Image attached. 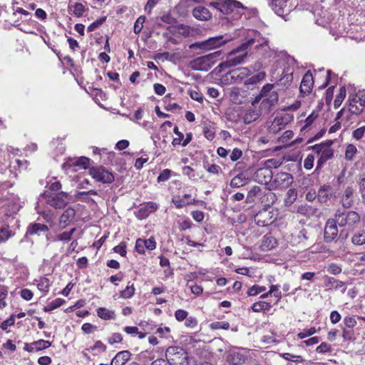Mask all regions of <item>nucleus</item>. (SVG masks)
I'll return each instance as SVG.
<instances>
[{
  "label": "nucleus",
  "mask_w": 365,
  "mask_h": 365,
  "mask_svg": "<svg viewBox=\"0 0 365 365\" xmlns=\"http://www.w3.org/2000/svg\"><path fill=\"white\" fill-rule=\"evenodd\" d=\"M262 113H264V111L261 110V106L259 109L250 108L247 110L244 117L245 123H250L256 120Z\"/></svg>",
  "instance_id": "obj_27"
},
{
  "label": "nucleus",
  "mask_w": 365,
  "mask_h": 365,
  "mask_svg": "<svg viewBox=\"0 0 365 365\" xmlns=\"http://www.w3.org/2000/svg\"><path fill=\"white\" fill-rule=\"evenodd\" d=\"M255 41V38H252L236 49L232 50L228 53L226 61L220 63V66L222 68L233 67L244 62L247 56V49L248 46L253 44Z\"/></svg>",
  "instance_id": "obj_3"
},
{
  "label": "nucleus",
  "mask_w": 365,
  "mask_h": 365,
  "mask_svg": "<svg viewBox=\"0 0 365 365\" xmlns=\"http://www.w3.org/2000/svg\"><path fill=\"white\" fill-rule=\"evenodd\" d=\"M86 10L87 9L83 4L73 2V0L69 1L68 11L70 14H72L76 17H81Z\"/></svg>",
  "instance_id": "obj_22"
},
{
  "label": "nucleus",
  "mask_w": 365,
  "mask_h": 365,
  "mask_svg": "<svg viewBox=\"0 0 365 365\" xmlns=\"http://www.w3.org/2000/svg\"><path fill=\"white\" fill-rule=\"evenodd\" d=\"M315 155L314 154H309L304 161V167L306 170H311L314 166V161Z\"/></svg>",
  "instance_id": "obj_56"
},
{
  "label": "nucleus",
  "mask_w": 365,
  "mask_h": 365,
  "mask_svg": "<svg viewBox=\"0 0 365 365\" xmlns=\"http://www.w3.org/2000/svg\"><path fill=\"white\" fill-rule=\"evenodd\" d=\"M251 75V71L246 67H241L230 73V80L234 83L245 81Z\"/></svg>",
  "instance_id": "obj_16"
},
{
  "label": "nucleus",
  "mask_w": 365,
  "mask_h": 365,
  "mask_svg": "<svg viewBox=\"0 0 365 365\" xmlns=\"http://www.w3.org/2000/svg\"><path fill=\"white\" fill-rule=\"evenodd\" d=\"M8 288L4 285H0V309H3L7 306L6 299L8 295Z\"/></svg>",
  "instance_id": "obj_44"
},
{
  "label": "nucleus",
  "mask_w": 365,
  "mask_h": 365,
  "mask_svg": "<svg viewBox=\"0 0 365 365\" xmlns=\"http://www.w3.org/2000/svg\"><path fill=\"white\" fill-rule=\"evenodd\" d=\"M173 132L174 133L178 136L177 138H175L173 141H172V144L173 145L175 146V145H180L181 144V142L182 140H183L184 138V135L183 134L179 131L178 130V128L177 126H175L173 129Z\"/></svg>",
  "instance_id": "obj_55"
},
{
  "label": "nucleus",
  "mask_w": 365,
  "mask_h": 365,
  "mask_svg": "<svg viewBox=\"0 0 365 365\" xmlns=\"http://www.w3.org/2000/svg\"><path fill=\"white\" fill-rule=\"evenodd\" d=\"M159 207V205L154 202H148L141 205L137 212L136 216L139 219H145L151 213L155 212Z\"/></svg>",
  "instance_id": "obj_19"
},
{
  "label": "nucleus",
  "mask_w": 365,
  "mask_h": 365,
  "mask_svg": "<svg viewBox=\"0 0 365 365\" xmlns=\"http://www.w3.org/2000/svg\"><path fill=\"white\" fill-rule=\"evenodd\" d=\"M230 41V38L222 35L211 37L206 41L197 42L192 45L191 47H196L207 51L217 48Z\"/></svg>",
  "instance_id": "obj_6"
},
{
  "label": "nucleus",
  "mask_w": 365,
  "mask_h": 365,
  "mask_svg": "<svg viewBox=\"0 0 365 365\" xmlns=\"http://www.w3.org/2000/svg\"><path fill=\"white\" fill-rule=\"evenodd\" d=\"M156 247L155 238L151 237L148 240L139 238L135 242V250L139 254H144L145 250H153Z\"/></svg>",
  "instance_id": "obj_15"
},
{
  "label": "nucleus",
  "mask_w": 365,
  "mask_h": 365,
  "mask_svg": "<svg viewBox=\"0 0 365 365\" xmlns=\"http://www.w3.org/2000/svg\"><path fill=\"white\" fill-rule=\"evenodd\" d=\"M203 133L205 137L209 140H212L215 137V131L211 126H205L203 128Z\"/></svg>",
  "instance_id": "obj_63"
},
{
  "label": "nucleus",
  "mask_w": 365,
  "mask_h": 365,
  "mask_svg": "<svg viewBox=\"0 0 365 365\" xmlns=\"http://www.w3.org/2000/svg\"><path fill=\"white\" fill-rule=\"evenodd\" d=\"M13 233L8 225H4L0 228V243L6 242Z\"/></svg>",
  "instance_id": "obj_39"
},
{
  "label": "nucleus",
  "mask_w": 365,
  "mask_h": 365,
  "mask_svg": "<svg viewBox=\"0 0 365 365\" xmlns=\"http://www.w3.org/2000/svg\"><path fill=\"white\" fill-rule=\"evenodd\" d=\"M293 182L291 174L287 173H278L274 179L270 182L269 188L279 190L287 188Z\"/></svg>",
  "instance_id": "obj_10"
},
{
  "label": "nucleus",
  "mask_w": 365,
  "mask_h": 365,
  "mask_svg": "<svg viewBox=\"0 0 365 365\" xmlns=\"http://www.w3.org/2000/svg\"><path fill=\"white\" fill-rule=\"evenodd\" d=\"M135 289L133 284H128L125 289L120 292V297L123 299H129L135 294Z\"/></svg>",
  "instance_id": "obj_43"
},
{
  "label": "nucleus",
  "mask_w": 365,
  "mask_h": 365,
  "mask_svg": "<svg viewBox=\"0 0 365 365\" xmlns=\"http://www.w3.org/2000/svg\"><path fill=\"white\" fill-rule=\"evenodd\" d=\"M230 327V324L227 322H212L210 324V328L212 329H228Z\"/></svg>",
  "instance_id": "obj_54"
},
{
  "label": "nucleus",
  "mask_w": 365,
  "mask_h": 365,
  "mask_svg": "<svg viewBox=\"0 0 365 365\" xmlns=\"http://www.w3.org/2000/svg\"><path fill=\"white\" fill-rule=\"evenodd\" d=\"M246 353L243 349L233 348L228 351L227 360L232 365L242 364L246 359Z\"/></svg>",
  "instance_id": "obj_14"
},
{
  "label": "nucleus",
  "mask_w": 365,
  "mask_h": 365,
  "mask_svg": "<svg viewBox=\"0 0 365 365\" xmlns=\"http://www.w3.org/2000/svg\"><path fill=\"white\" fill-rule=\"evenodd\" d=\"M76 228H72L69 231L63 232L58 234L53 237V241H61L63 242H68L71 240L73 234L76 232Z\"/></svg>",
  "instance_id": "obj_31"
},
{
  "label": "nucleus",
  "mask_w": 365,
  "mask_h": 365,
  "mask_svg": "<svg viewBox=\"0 0 365 365\" xmlns=\"http://www.w3.org/2000/svg\"><path fill=\"white\" fill-rule=\"evenodd\" d=\"M272 177V170L267 167L257 169L253 175L254 180L260 184H266L270 181Z\"/></svg>",
  "instance_id": "obj_17"
},
{
  "label": "nucleus",
  "mask_w": 365,
  "mask_h": 365,
  "mask_svg": "<svg viewBox=\"0 0 365 365\" xmlns=\"http://www.w3.org/2000/svg\"><path fill=\"white\" fill-rule=\"evenodd\" d=\"M349 111L355 115L360 114L365 107V92L359 91L349 97Z\"/></svg>",
  "instance_id": "obj_8"
},
{
  "label": "nucleus",
  "mask_w": 365,
  "mask_h": 365,
  "mask_svg": "<svg viewBox=\"0 0 365 365\" xmlns=\"http://www.w3.org/2000/svg\"><path fill=\"white\" fill-rule=\"evenodd\" d=\"M317 332L315 327H311L308 329H304L302 331L297 334V337L300 339H303L306 337L310 336Z\"/></svg>",
  "instance_id": "obj_53"
},
{
  "label": "nucleus",
  "mask_w": 365,
  "mask_h": 365,
  "mask_svg": "<svg viewBox=\"0 0 365 365\" xmlns=\"http://www.w3.org/2000/svg\"><path fill=\"white\" fill-rule=\"evenodd\" d=\"M14 323H15V319H14V316L12 315L9 319H6L4 322H2L0 324V327L3 330H6L8 329V327H11L12 325L14 324Z\"/></svg>",
  "instance_id": "obj_64"
},
{
  "label": "nucleus",
  "mask_w": 365,
  "mask_h": 365,
  "mask_svg": "<svg viewBox=\"0 0 365 365\" xmlns=\"http://www.w3.org/2000/svg\"><path fill=\"white\" fill-rule=\"evenodd\" d=\"M338 235V228L335 220L329 219L324 228V239L329 242L333 241Z\"/></svg>",
  "instance_id": "obj_18"
},
{
  "label": "nucleus",
  "mask_w": 365,
  "mask_h": 365,
  "mask_svg": "<svg viewBox=\"0 0 365 365\" xmlns=\"http://www.w3.org/2000/svg\"><path fill=\"white\" fill-rule=\"evenodd\" d=\"M247 183V179L245 178L243 173H240L237 176L234 177L230 182V186L232 187H240Z\"/></svg>",
  "instance_id": "obj_35"
},
{
  "label": "nucleus",
  "mask_w": 365,
  "mask_h": 365,
  "mask_svg": "<svg viewBox=\"0 0 365 365\" xmlns=\"http://www.w3.org/2000/svg\"><path fill=\"white\" fill-rule=\"evenodd\" d=\"M277 245V240L272 236H264L261 245L263 251H268L274 248Z\"/></svg>",
  "instance_id": "obj_30"
},
{
  "label": "nucleus",
  "mask_w": 365,
  "mask_h": 365,
  "mask_svg": "<svg viewBox=\"0 0 365 365\" xmlns=\"http://www.w3.org/2000/svg\"><path fill=\"white\" fill-rule=\"evenodd\" d=\"M89 174L96 181L102 183H111L114 180L113 174L103 167L90 168Z\"/></svg>",
  "instance_id": "obj_12"
},
{
  "label": "nucleus",
  "mask_w": 365,
  "mask_h": 365,
  "mask_svg": "<svg viewBox=\"0 0 365 365\" xmlns=\"http://www.w3.org/2000/svg\"><path fill=\"white\" fill-rule=\"evenodd\" d=\"M294 136L293 131L288 130H286L282 135L279 138V141L283 143H287L290 139Z\"/></svg>",
  "instance_id": "obj_61"
},
{
  "label": "nucleus",
  "mask_w": 365,
  "mask_h": 365,
  "mask_svg": "<svg viewBox=\"0 0 365 365\" xmlns=\"http://www.w3.org/2000/svg\"><path fill=\"white\" fill-rule=\"evenodd\" d=\"M297 197V193L295 189H289L284 198V204L286 206L292 205Z\"/></svg>",
  "instance_id": "obj_40"
},
{
  "label": "nucleus",
  "mask_w": 365,
  "mask_h": 365,
  "mask_svg": "<svg viewBox=\"0 0 365 365\" xmlns=\"http://www.w3.org/2000/svg\"><path fill=\"white\" fill-rule=\"evenodd\" d=\"M287 123V121L285 120L284 117H276L273 120L270 127L269 130L270 132L273 133H278L279 130H281Z\"/></svg>",
  "instance_id": "obj_28"
},
{
  "label": "nucleus",
  "mask_w": 365,
  "mask_h": 365,
  "mask_svg": "<svg viewBox=\"0 0 365 365\" xmlns=\"http://www.w3.org/2000/svg\"><path fill=\"white\" fill-rule=\"evenodd\" d=\"M178 222L181 230H186L191 227V222L187 217L181 218Z\"/></svg>",
  "instance_id": "obj_62"
},
{
  "label": "nucleus",
  "mask_w": 365,
  "mask_h": 365,
  "mask_svg": "<svg viewBox=\"0 0 365 365\" xmlns=\"http://www.w3.org/2000/svg\"><path fill=\"white\" fill-rule=\"evenodd\" d=\"M364 134H365V125L361 126V127L354 130L352 133V137L356 140H360L364 137Z\"/></svg>",
  "instance_id": "obj_58"
},
{
  "label": "nucleus",
  "mask_w": 365,
  "mask_h": 365,
  "mask_svg": "<svg viewBox=\"0 0 365 365\" xmlns=\"http://www.w3.org/2000/svg\"><path fill=\"white\" fill-rule=\"evenodd\" d=\"M193 16L200 21H207L211 19L212 14L210 11L201 6H198L194 8L192 10Z\"/></svg>",
  "instance_id": "obj_23"
},
{
  "label": "nucleus",
  "mask_w": 365,
  "mask_h": 365,
  "mask_svg": "<svg viewBox=\"0 0 365 365\" xmlns=\"http://www.w3.org/2000/svg\"><path fill=\"white\" fill-rule=\"evenodd\" d=\"M34 343L35 345L34 349H36V351L46 349L51 346V342L43 339H39L38 341H34Z\"/></svg>",
  "instance_id": "obj_48"
},
{
  "label": "nucleus",
  "mask_w": 365,
  "mask_h": 365,
  "mask_svg": "<svg viewBox=\"0 0 365 365\" xmlns=\"http://www.w3.org/2000/svg\"><path fill=\"white\" fill-rule=\"evenodd\" d=\"M75 215L76 211L73 208L68 207L65 210L59 217L58 224L60 229H64L73 222Z\"/></svg>",
  "instance_id": "obj_20"
},
{
  "label": "nucleus",
  "mask_w": 365,
  "mask_h": 365,
  "mask_svg": "<svg viewBox=\"0 0 365 365\" xmlns=\"http://www.w3.org/2000/svg\"><path fill=\"white\" fill-rule=\"evenodd\" d=\"M194 200L191 198V195L189 194H185L180 197V196L174 197L172 199L173 203L177 208L183 207L187 205L192 204L194 202Z\"/></svg>",
  "instance_id": "obj_26"
},
{
  "label": "nucleus",
  "mask_w": 365,
  "mask_h": 365,
  "mask_svg": "<svg viewBox=\"0 0 365 365\" xmlns=\"http://www.w3.org/2000/svg\"><path fill=\"white\" fill-rule=\"evenodd\" d=\"M272 307L270 303L260 301L255 302L252 304V309L255 312H267L269 311Z\"/></svg>",
  "instance_id": "obj_37"
},
{
  "label": "nucleus",
  "mask_w": 365,
  "mask_h": 365,
  "mask_svg": "<svg viewBox=\"0 0 365 365\" xmlns=\"http://www.w3.org/2000/svg\"><path fill=\"white\" fill-rule=\"evenodd\" d=\"M91 349L93 351H96L95 354L97 355V354L104 352L106 349V346L101 341H97L95 343V344L93 345V346L91 347ZM89 350H90V349H88L85 351H83V355L86 357H88L87 356L86 351H89Z\"/></svg>",
  "instance_id": "obj_45"
},
{
  "label": "nucleus",
  "mask_w": 365,
  "mask_h": 365,
  "mask_svg": "<svg viewBox=\"0 0 365 365\" xmlns=\"http://www.w3.org/2000/svg\"><path fill=\"white\" fill-rule=\"evenodd\" d=\"M66 301L61 298H56L54 300L49 302L44 308L46 312H50L55 309L60 307L63 305Z\"/></svg>",
  "instance_id": "obj_42"
},
{
  "label": "nucleus",
  "mask_w": 365,
  "mask_h": 365,
  "mask_svg": "<svg viewBox=\"0 0 365 365\" xmlns=\"http://www.w3.org/2000/svg\"><path fill=\"white\" fill-rule=\"evenodd\" d=\"M345 97L346 89L344 87H341L334 101V106L335 108H339L341 105Z\"/></svg>",
  "instance_id": "obj_47"
},
{
  "label": "nucleus",
  "mask_w": 365,
  "mask_h": 365,
  "mask_svg": "<svg viewBox=\"0 0 365 365\" xmlns=\"http://www.w3.org/2000/svg\"><path fill=\"white\" fill-rule=\"evenodd\" d=\"M145 17L143 16H141L137 19V20L135 22L133 31L135 34H139L143 28V24L145 23Z\"/></svg>",
  "instance_id": "obj_51"
},
{
  "label": "nucleus",
  "mask_w": 365,
  "mask_h": 365,
  "mask_svg": "<svg viewBox=\"0 0 365 365\" xmlns=\"http://www.w3.org/2000/svg\"><path fill=\"white\" fill-rule=\"evenodd\" d=\"M97 315L102 319L110 320L115 319V314L114 311L108 309L105 307H100L97 309Z\"/></svg>",
  "instance_id": "obj_33"
},
{
  "label": "nucleus",
  "mask_w": 365,
  "mask_h": 365,
  "mask_svg": "<svg viewBox=\"0 0 365 365\" xmlns=\"http://www.w3.org/2000/svg\"><path fill=\"white\" fill-rule=\"evenodd\" d=\"M332 194L331 189L329 186H323L318 191V200L320 202H326Z\"/></svg>",
  "instance_id": "obj_32"
},
{
  "label": "nucleus",
  "mask_w": 365,
  "mask_h": 365,
  "mask_svg": "<svg viewBox=\"0 0 365 365\" xmlns=\"http://www.w3.org/2000/svg\"><path fill=\"white\" fill-rule=\"evenodd\" d=\"M297 212L310 217L317 214V210L312 206L305 205L299 207L297 209Z\"/></svg>",
  "instance_id": "obj_38"
},
{
  "label": "nucleus",
  "mask_w": 365,
  "mask_h": 365,
  "mask_svg": "<svg viewBox=\"0 0 365 365\" xmlns=\"http://www.w3.org/2000/svg\"><path fill=\"white\" fill-rule=\"evenodd\" d=\"M90 164V159L86 157L68 159L63 165V169L67 174L77 172L78 169L86 170Z\"/></svg>",
  "instance_id": "obj_7"
},
{
  "label": "nucleus",
  "mask_w": 365,
  "mask_h": 365,
  "mask_svg": "<svg viewBox=\"0 0 365 365\" xmlns=\"http://www.w3.org/2000/svg\"><path fill=\"white\" fill-rule=\"evenodd\" d=\"M272 6L274 12L280 16L290 11V7L287 5V0H274Z\"/></svg>",
  "instance_id": "obj_24"
},
{
  "label": "nucleus",
  "mask_w": 365,
  "mask_h": 365,
  "mask_svg": "<svg viewBox=\"0 0 365 365\" xmlns=\"http://www.w3.org/2000/svg\"><path fill=\"white\" fill-rule=\"evenodd\" d=\"M352 242L356 245H362L365 244V232L361 231L355 234L351 239Z\"/></svg>",
  "instance_id": "obj_49"
},
{
  "label": "nucleus",
  "mask_w": 365,
  "mask_h": 365,
  "mask_svg": "<svg viewBox=\"0 0 365 365\" xmlns=\"http://www.w3.org/2000/svg\"><path fill=\"white\" fill-rule=\"evenodd\" d=\"M312 148L314 154L317 155V158H318L317 168L322 167L327 160L333 156L332 150L327 145H315Z\"/></svg>",
  "instance_id": "obj_11"
},
{
  "label": "nucleus",
  "mask_w": 365,
  "mask_h": 365,
  "mask_svg": "<svg viewBox=\"0 0 365 365\" xmlns=\"http://www.w3.org/2000/svg\"><path fill=\"white\" fill-rule=\"evenodd\" d=\"M256 48L259 54L269 61L275 60L279 56L278 51L274 48H271L269 45V41L265 38L262 39V41L256 46Z\"/></svg>",
  "instance_id": "obj_13"
},
{
  "label": "nucleus",
  "mask_w": 365,
  "mask_h": 365,
  "mask_svg": "<svg viewBox=\"0 0 365 365\" xmlns=\"http://www.w3.org/2000/svg\"><path fill=\"white\" fill-rule=\"evenodd\" d=\"M274 88L275 84H264L262 87L259 94L252 101V106H255L260 103L261 110H264V113H268L271 109L277 104L279 101V94Z\"/></svg>",
  "instance_id": "obj_2"
},
{
  "label": "nucleus",
  "mask_w": 365,
  "mask_h": 365,
  "mask_svg": "<svg viewBox=\"0 0 365 365\" xmlns=\"http://www.w3.org/2000/svg\"><path fill=\"white\" fill-rule=\"evenodd\" d=\"M266 78V73L264 71L259 72L256 75H254L252 76H249L245 81L244 84L246 86H253L255 85Z\"/></svg>",
  "instance_id": "obj_29"
},
{
  "label": "nucleus",
  "mask_w": 365,
  "mask_h": 365,
  "mask_svg": "<svg viewBox=\"0 0 365 365\" xmlns=\"http://www.w3.org/2000/svg\"><path fill=\"white\" fill-rule=\"evenodd\" d=\"M106 20V16H103L99 19H97L94 22H93L92 24H91L88 26V31H95L96 29H98L101 25H102Z\"/></svg>",
  "instance_id": "obj_57"
},
{
  "label": "nucleus",
  "mask_w": 365,
  "mask_h": 365,
  "mask_svg": "<svg viewBox=\"0 0 365 365\" xmlns=\"http://www.w3.org/2000/svg\"><path fill=\"white\" fill-rule=\"evenodd\" d=\"M68 196V193L65 192L51 193L48 191H46L42 195L46 202L56 209L63 208L67 205Z\"/></svg>",
  "instance_id": "obj_5"
},
{
  "label": "nucleus",
  "mask_w": 365,
  "mask_h": 365,
  "mask_svg": "<svg viewBox=\"0 0 365 365\" xmlns=\"http://www.w3.org/2000/svg\"><path fill=\"white\" fill-rule=\"evenodd\" d=\"M188 316V312L184 309H178L175 312V317L177 321L182 322L185 320Z\"/></svg>",
  "instance_id": "obj_59"
},
{
  "label": "nucleus",
  "mask_w": 365,
  "mask_h": 365,
  "mask_svg": "<svg viewBox=\"0 0 365 365\" xmlns=\"http://www.w3.org/2000/svg\"><path fill=\"white\" fill-rule=\"evenodd\" d=\"M358 153L357 148L354 144H348L345 149V159L349 161L354 160Z\"/></svg>",
  "instance_id": "obj_36"
},
{
  "label": "nucleus",
  "mask_w": 365,
  "mask_h": 365,
  "mask_svg": "<svg viewBox=\"0 0 365 365\" xmlns=\"http://www.w3.org/2000/svg\"><path fill=\"white\" fill-rule=\"evenodd\" d=\"M280 356L284 359L285 360L290 361L302 362L304 361L301 356L293 355L289 353L280 354Z\"/></svg>",
  "instance_id": "obj_50"
},
{
  "label": "nucleus",
  "mask_w": 365,
  "mask_h": 365,
  "mask_svg": "<svg viewBox=\"0 0 365 365\" xmlns=\"http://www.w3.org/2000/svg\"><path fill=\"white\" fill-rule=\"evenodd\" d=\"M209 6L223 14L232 24L240 19L247 9V7L237 0H217L210 2Z\"/></svg>",
  "instance_id": "obj_1"
},
{
  "label": "nucleus",
  "mask_w": 365,
  "mask_h": 365,
  "mask_svg": "<svg viewBox=\"0 0 365 365\" xmlns=\"http://www.w3.org/2000/svg\"><path fill=\"white\" fill-rule=\"evenodd\" d=\"M220 54V51H216L208 55L198 57L193 61L192 63V66L197 70L207 71L214 64V59L219 56Z\"/></svg>",
  "instance_id": "obj_9"
},
{
  "label": "nucleus",
  "mask_w": 365,
  "mask_h": 365,
  "mask_svg": "<svg viewBox=\"0 0 365 365\" xmlns=\"http://www.w3.org/2000/svg\"><path fill=\"white\" fill-rule=\"evenodd\" d=\"M170 174H171L170 170H169V169L163 170L158 177V179H157L158 182H160L167 181L170 178Z\"/></svg>",
  "instance_id": "obj_60"
},
{
  "label": "nucleus",
  "mask_w": 365,
  "mask_h": 365,
  "mask_svg": "<svg viewBox=\"0 0 365 365\" xmlns=\"http://www.w3.org/2000/svg\"><path fill=\"white\" fill-rule=\"evenodd\" d=\"M37 288L41 292L46 294L48 292L50 287V282L46 277H41L37 281Z\"/></svg>",
  "instance_id": "obj_41"
},
{
  "label": "nucleus",
  "mask_w": 365,
  "mask_h": 365,
  "mask_svg": "<svg viewBox=\"0 0 365 365\" xmlns=\"http://www.w3.org/2000/svg\"><path fill=\"white\" fill-rule=\"evenodd\" d=\"M170 365H187V354L180 346H170L165 352Z\"/></svg>",
  "instance_id": "obj_4"
},
{
  "label": "nucleus",
  "mask_w": 365,
  "mask_h": 365,
  "mask_svg": "<svg viewBox=\"0 0 365 365\" xmlns=\"http://www.w3.org/2000/svg\"><path fill=\"white\" fill-rule=\"evenodd\" d=\"M130 356L131 353L129 351H119L111 360L110 365H124Z\"/></svg>",
  "instance_id": "obj_25"
},
{
  "label": "nucleus",
  "mask_w": 365,
  "mask_h": 365,
  "mask_svg": "<svg viewBox=\"0 0 365 365\" xmlns=\"http://www.w3.org/2000/svg\"><path fill=\"white\" fill-rule=\"evenodd\" d=\"M348 226H353L359 222L360 217L356 212H349L346 215Z\"/></svg>",
  "instance_id": "obj_46"
},
{
  "label": "nucleus",
  "mask_w": 365,
  "mask_h": 365,
  "mask_svg": "<svg viewBox=\"0 0 365 365\" xmlns=\"http://www.w3.org/2000/svg\"><path fill=\"white\" fill-rule=\"evenodd\" d=\"M48 230V227L47 225L41 223H34L29 227L28 232L30 235H40L41 232H45Z\"/></svg>",
  "instance_id": "obj_34"
},
{
  "label": "nucleus",
  "mask_w": 365,
  "mask_h": 365,
  "mask_svg": "<svg viewBox=\"0 0 365 365\" xmlns=\"http://www.w3.org/2000/svg\"><path fill=\"white\" fill-rule=\"evenodd\" d=\"M266 287L264 286H259L257 284L253 285L250 287L247 291L248 296H255L264 291H265Z\"/></svg>",
  "instance_id": "obj_52"
},
{
  "label": "nucleus",
  "mask_w": 365,
  "mask_h": 365,
  "mask_svg": "<svg viewBox=\"0 0 365 365\" xmlns=\"http://www.w3.org/2000/svg\"><path fill=\"white\" fill-rule=\"evenodd\" d=\"M314 85V79L310 71H307L302 78L300 84V92L304 95L309 93Z\"/></svg>",
  "instance_id": "obj_21"
}]
</instances>
